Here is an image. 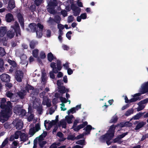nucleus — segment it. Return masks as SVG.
<instances>
[{
	"mask_svg": "<svg viewBox=\"0 0 148 148\" xmlns=\"http://www.w3.org/2000/svg\"><path fill=\"white\" fill-rule=\"evenodd\" d=\"M62 62L59 60H57L56 63L54 62H51L50 66L52 69V71L49 72V76L50 78L53 79H55V76L54 73L56 74L58 71H60L62 66Z\"/></svg>",
	"mask_w": 148,
	"mask_h": 148,
	"instance_id": "nucleus-1",
	"label": "nucleus"
},
{
	"mask_svg": "<svg viewBox=\"0 0 148 148\" xmlns=\"http://www.w3.org/2000/svg\"><path fill=\"white\" fill-rule=\"evenodd\" d=\"M11 27L13 29L10 30L7 32V35L8 37L11 38H13L16 33V36H18L21 35V31L18 23L16 22L14 25L12 26Z\"/></svg>",
	"mask_w": 148,
	"mask_h": 148,
	"instance_id": "nucleus-2",
	"label": "nucleus"
},
{
	"mask_svg": "<svg viewBox=\"0 0 148 148\" xmlns=\"http://www.w3.org/2000/svg\"><path fill=\"white\" fill-rule=\"evenodd\" d=\"M6 102V99L5 98H2L0 102V108L2 109L1 111L9 114L10 111V107L11 105V103L9 101H8L6 105L5 103Z\"/></svg>",
	"mask_w": 148,
	"mask_h": 148,
	"instance_id": "nucleus-3",
	"label": "nucleus"
},
{
	"mask_svg": "<svg viewBox=\"0 0 148 148\" xmlns=\"http://www.w3.org/2000/svg\"><path fill=\"white\" fill-rule=\"evenodd\" d=\"M8 62L11 65L10 69L9 70V71L12 73L13 72H15L18 69L17 64L15 61L14 60H12L9 59L8 60Z\"/></svg>",
	"mask_w": 148,
	"mask_h": 148,
	"instance_id": "nucleus-4",
	"label": "nucleus"
},
{
	"mask_svg": "<svg viewBox=\"0 0 148 148\" xmlns=\"http://www.w3.org/2000/svg\"><path fill=\"white\" fill-rule=\"evenodd\" d=\"M15 78L16 80L18 82L22 81V79L23 77L24 73L22 71L17 70L15 71Z\"/></svg>",
	"mask_w": 148,
	"mask_h": 148,
	"instance_id": "nucleus-5",
	"label": "nucleus"
},
{
	"mask_svg": "<svg viewBox=\"0 0 148 148\" xmlns=\"http://www.w3.org/2000/svg\"><path fill=\"white\" fill-rule=\"evenodd\" d=\"M71 9L73 11L74 16H76L79 14L81 10V8L77 7L75 4L73 3V2L71 4Z\"/></svg>",
	"mask_w": 148,
	"mask_h": 148,
	"instance_id": "nucleus-6",
	"label": "nucleus"
},
{
	"mask_svg": "<svg viewBox=\"0 0 148 148\" xmlns=\"http://www.w3.org/2000/svg\"><path fill=\"white\" fill-rule=\"evenodd\" d=\"M23 15V14H22L21 13L19 12L17 14V17L21 28L23 30H24V20Z\"/></svg>",
	"mask_w": 148,
	"mask_h": 148,
	"instance_id": "nucleus-7",
	"label": "nucleus"
},
{
	"mask_svg": "<svg viewBox=\"0 0 148 148\" xmlns=\"http://www.w3.org/2000/svg\"><path fill=\"white\" fill-rule=\"evenodd\" d=\"M1 80L4 82L8 83L10 81V77L8 74L4 73L0 76Z\"/></svg>",
	"mask_w": 148,
	"mask_h": 148,
	"instance_id": "nucleus-8",
	"label": "nucleus"
},
{
	"mask_svg": "<svg viewBox=\"0 0 148 148\" xmlns=\"http://www.w3.org/2000/svg\"><path fill=\"white\" fill-rule=\"evenodd\" d=\"M118 126V125H115L113 124L111 125L107 133L110 135L112 137H114L115 133V130L116 127Z\"/></svg>",
	"mask_w": 148,
	"mask_h": 148,
	"instance_id": "nucleus-9",
	"label": "nucleus"
},
{
	"mask_svg": "<svg viewBox=\"0 0 148 148\" xmlns=\"http://www.w3.org/2000/svg\"><path fill=\"white\" fill-rule=\"evenodd\" d=\"M8 114L3 112V111H1L0 112V122L4 123L6 121L5 119L8 118Z\"/></svg>",
	"mask_w": 148,
	"mask_h": 148,
	"instance_id": "nucleus-10",
	"label": "nucleus"
},
{
	"mask_svg": "<svg viewBox=\"0 0 148 148\" xmlns=\"http://www.w3.org/2000/svg\"><path fill=\"white\" fill-rule=\"evenodd\" d=\"M148 92V82L144 84L142 87L140 91L142 94H144Z\"/></svg>",
	"mask_w": 148,
	"mask_h": 148,
	"instance_id": "nucleus-11",
	"label": "nucleus"
},
{
	"mask_svg": "<svg viewBox=\"0 0 148 148\" xmlns=\"http://www.w3.org/2000/svg\"><path fill=\"white\" fill-rule=\"evenodd\" d=\"M5 20L7 22L9 23L14 21V19L13 15L11 13H8L7 14L5 15Z\"/></svg>",
	"mask_w": 148,
	"mask_h": 148,
	"instance_id": "nucleus-12",
	"label": "nucleus"
},
{
	"mask_svg": "<svg viewBox=\"0 0 148 148\" xmlns=\"http://www.w3.org/2000/svg\"><path fill=\"white\" fill-rule=\"evenodd\" d=\"M8 8L12 10L15 7V1L14 0H10L9 1L8 5Z\"/></svg>",
	"mask_w": 148,
	"mask_h": 148,
	"instance_id": "nucleus-13",
	"label": "nucleus"
},
{
	"mask_svg": "<svg viewBox=\"0 0 148 148\" xmlns=\"http://www.w3.org/2000/svg\"><path fill=\"white\" fill-rule=\"evenodd\" d=\"M111 136L108 133L101 136L100 138V140L102 142H105Z\"/></svg>",
	"mask_w": 148,
	"mask_h": 148,
	"instance_id": "nucleus-14",
	"label": "nucleus"
},
{
	"mask_svg": "<svg viewBox=\"0 0 148 148\" xmlns=\"http://www.w3.org/2000/svg\"><path fill=\"white\" fill-rule=\"evenodd\" d=\"M6 27H0V36L3 37L7 33Z\"/></svg>",
	"mask_w": 148,
	"mask_h": 148,
	"instance_id": "nucleus-15",
	"label": "nucleus"
},
{
	"mask_svg": "<svg viewBox=\"0 0 148 148\" xmlns=\"http://www.w3.org/2000/svg\"><path fill=\"white\" fill-rule=\"evenodd\" d=\"M20 138L21 141L23 142H25L28 140V135H26L25 133H22L21 131Z\"/></svg>",
	"mask_w": 148,
	"mask_h": 148,
	"instance_id": "nucleus-16",
	"label": "nucleus"
},
{
	"mask_svg": "<svg viewBox=\"0 0 148 148\" xmlns=\"http://www.w3.org/2000/svg\"><path fill=\"white\" fill-rule=\"evenodd\" d=\"M125 102L126 103H128L135 102L138 100V99H139V98H131L129 100L128 99L127 97L126 96L125 97Z\"/></svg>",
	"mask_w": 148,
	"mask_h": 148,
	"instance_id": "nucleus-17",
	"label": "nucleus"
},
{
	"mask_svg": "<svg viewBox=\"0 0 148 148\" xmlns=\"http://www.w3.org/2000/svg\"><path fill=\"white\" fill-rule=\"evenodd\" d=\"M31 31L32 32H35L37 29L36 24L35 23H32L29 24V26Z\"/></svg>",
	"mask_w": 148,
	"mask_h": 148,
	"instance_id": "nucleus-18",
	"label": "nucleus"
},
{
	"mask_svg": "<svg viewBox=\"0 0 148 148\" xmlns=\"http://www.w3.org/2000/svg\"><path fill=\"white\" fill-rule=\"evenodd\" d=\"M58 89L60 93L64 94L65 92H69V89L66 88L64 86H62L58 88Z\"/></svg>",
	"mask_w": 148,
	"mask_h": 148,
	"instance_id": "nucleus-19",
	"label": "nucleus"
},
{
	"mask_svg": "<svg viewBox=\"0 0 148 148\" xmlns=\"http://www.w3.org/2000/svg\"><path fill=\"white\" fill-rule=\"evenodd\" d=\"M146 124V122L141 121V122H139L136 126L135 128V130H139L143 127Z\"/></svg>",
	"mask_w": 148,
	"mask_h": 148,
	"instance_id": "nucleus-20",
	"label": "nucleus"
},
{
	"mask_svg": "<svg viewBox=\"0 0 148 148\" xmlns=\"http://www.w3.org/2000/svg\"><path fill=\"white\" fill-rule=\"evenodd\" d=\"M16 110L20 111V113L21 114L23 115H25L26 113V111L25 110L22 109L20 107V105H17L16 107H15Z\"/></svg>",
	"mask_w": 148,
	"mask_h": 148,
	"instance_id": "nucleus-21",
	"label": "nucleus"
},
{
	"mask_svg": "<svg viewBox=\"0 0 148 148\" xmlns=\"http://www.w3.org/2000/svg\"><path fill=\"white\" fill-rule=\"evenodd\" d=\"M38 44V42L37 41L34 40H32L29 43L30 47L31 49H34Z\"/></svg>",
	"mask_w": 148,
	"mask_h": 148,
	"instance_id": "nucleus-22",
	"label": "nucleus"
},
{
	"mask_svg": "<svg viewBox=\"0 0 148 148\" xmlns=\"http://www.w3.org/2000/svg\"><path fill=\"white\" fill-rule=\"evenodd\" d=\"M55 8L54 7H51L48 6L47 8V11L51 14H56V11L55 10Z\"/></svg>",
	"mask_w": 148,
	"mask_h": 148,
	"instance_id": "nucleus-23",
	"label": "nucleus"
},
{
	"mask_svg": "<svg viewBox=\"0 0 148 148\" xmlns=\"http://www.w3.org/2000/svg\"><path fill=\"white\" fill-rule=\"evenodd\" d=\"M145 112H139L136 115L133 117V119L134 120L139 119L140 117L142 116Z\"/></svg>",
	"mask_w": 148,
	"mask_h": 148,
	"instance_id": "nucleus-24",
	"label": "nucleus"
},
{
	"mask_svg": "<svg viewBox=\"0 0 148 148\" xmlns=\"http://www.w3.org/2000/svg\"><path fill=\"white\" fill-rule=\"evenodd\" d=\"M58 3L56 0H53V1L50 2L48 4V6L53 7L55 8V7L57 5Z\"/></svg>",
	"mask_w": 148,
	"mask_h": 148,
	"instance_id": "nucleus-25",
	"label": "nucleus"
},
{
	"mask_svg": "<svg viewBox=\"0 0 148 148\" xmlns=\"http://www.w3.org/2000/svg\"><path fill=\"white\" fill-rule=\"evenodd\" d=\"M54 56L51 52L48 53L47 55V60L50 62H52V61L53 60Z\"/></svg>",
	"mask_w": 148,
	"mask_h": 148,
	"instance_id": "nucleus-26",
	"label": "nucleus"
},
{
	"mask_svg": "<svg viewBox=\"0 0 148 148\" xmlns=\"http://www.w3.org/2000/svg\"><path fill=\"white\" fill-rule=\"evenodd\" d=\"M86 127L84 129V130H85L87 134H89L91 130L92 129V126L90 125H87Z\"/></svg>",
	"mask_w": 148,
	"mask_h": 148,
	"instance_id": "nucleus-27",
	"label": "nucleus"
},
{
	"mask_svg": "<svg viewBox=\"0 0 148 148\" xmlns=\"http://www.w3.org/2000/svg\"><path fill=\"white\" fill-rule=\"evenodd\" d=\"M43 30L37 29L35 32H36V36L38 38H41L42 35V32Z\"/></svg>",
	"mask_w": 148,
	"mask_h": 148,
	"instance_id": "nucleus-28",
	"label": "nucleus"
},
{
	"mask_svg": "<svg viewBox=\"0 0 148 148\" xmlns=\"http://www.w3.org/2000/svg\"><path fill=\"white\" fill-rule=\"evenodd\" d=\"M23 124L20 122H18L16 125V128L18 130H21L23 127Z\"/></svg>",
	"mask_w": 148,
	"mask_h": 148,
	"instance_id": "nucleus-29",
	"label": "nucleus"
},
{
	"mask_svg": "<svg viewBox=\"0 0 148 148\" xmlns=\"http://www.w3.org/2000/svg\"><path fill=\"white\" fill-rule=\"evenodd\" d=\"M57 123L54 120H52L49 123L47 130H49L53 125H55Z\"/></svg>",
	"mask_w": 148,
	"mask_h": 148,
	"instance_id": "nucleus-30",
	"label": "nucleus"
},
{
	"mask_svg": "<svg viewBox=\"0 0 148 148\" xmlns=\"http://www.w3.org/2000/svg\"><path fill=\"white\" fill-rule=\"evenodd\" d=\"M134 112V110L132 108L128 110L125 113V115L126 116H128L132 114Z\"/></svg>",
	"mask_w": 148,
	"mask_h": 148,
	"instance_id": "nucleus-31",
	"label": "nucleus"
},
{
	"mask_svg": "<svg viewBox=\"0 0 148 148\" xmlns=\"http://www.w3.org/2000/svg\"><path fill=\"white\" fill-rule=\"evenodd\" d=\"M47 22L49 25H53L55 23L54 19L50 17L49 18V20L47 21Z\"/></svg>",
	"mask_w": 148,
	"mask_h": 148,
	"instance_id": "nucleus-32",
	"label": "nucleus"
},
{
	"mask_svg": "<svg viewBox=\"0 0 148 148\" xmlns=\"http://www.w3.org/2000/svg\"><path fill=\"white\" fill-rule=\"evenodd\" d=\"M36 132L35 130V128L34 127H31L29 130V134L31 135V136H33L35 133Z\"/></svg>",
	"mask_w": 148,
	"mask_h": 148,
	"instance_id": "nucleus-33",
	"label": "nucleus"
},
{
	"mask_svg": "<svg viewBox=\"0 0 148 148\" xmlns=\"http://www.w3.org/2000/svg\"><path fill=\"white\" fill-rule=\"evenodd\" d=\"M25 89L27 91V92H29V90H33L34 88L33 86H31L30 85L28 84L25 87Z\"/></svg>",
	"mask_w": 148,
	"mask_h": 148,
	"instance_id": "nucleus-34",
	"label": "nucleus"
},
{
	"mask_svg": "<svg viewBox=\"0 0 148 148\" xmlns=\"http://www.w3.org/2000/svg\"><path fill=\"white\" fill-rule=\"evenodd\" d=\"M4 63L3 60L1 58H0V71H1L4 70Z\"/></svg>",
	"mask_w": 148,
	"mask_h": 148,
	"instance_id": "nucleus-35",
	"label": "nucleus"
},
{
	"mask_svg": "<svg viewBox=\"0 0 148 148\" xmlns=\"http://www.w3.org/2000/svg\"><path fill=\"white\" fill-rule=\"evenodd\" d=\"M61 18L58 15H56L55 16V22L57 24H59Z\"/></svg>",
	"mask_w": 148,
	"mask_h": 148,
	"instance_id": "nucleus-36",
	"label": "nucleus"
},
{
	"mask_svg": "<svg viewBox=\"0 0 148 148\" xmlns=\"http://www.w3.org/2000/svg\"><path fill=\"white\" fill-rule=\"evenodd\" d=\"M21 131H17L14 133V138L17 139L19 138V136L21 135Z\"/></svg>",
	"mask_w": 148,
	"mask_h": 148,
	"instance_id": "nucleus-37",
	"label": "nucleus"
},
{
	"mask_svg": "<svg viewBox=\"0 0 148 148\" xmlns=\"http://www.w3.org/2000/svg\"><path fill=\"white\" fill-rule=\"evenodd\" d=\"M60 124L62 125V128H65L66 127V123L64 120H61L60 121Z\"/></svg>",
	"mask_w": 148,
	"mask_h": 148,
	"instance_id": "nucleus-38",
	"label": "nucleus"
},
{
	"mask_svg": "<svg viewBox=\"0 0 148 148\" xmlns=\"http://www.w3.org/2000/svg\"><path fill=\"white\" fill-rule=\"evenodd\" d=\"M38 49H35L32 51V54L33 56L37 58L38 56Z\"/></svg>",
	"mask_w": 148,
	"mask_h": 148,
	"instance_id": "nucleus-39",
	"label": "nucleus"
},
{
	"mask_svg": "<svg viewBox=\"0 0 148 148\" xmlns=\"http://www.w3.org/2000/svg\"><path fill=\"white\" fill-rule=\"evenodd\" d=\"M29 10L31 12L34 13L36 10V6L34 4L32 5L30 7Z\"/></svg>",
	"mask_w": 148,
	"mask_h": 148,
	"instance_id": "nucleus-40",
	"label": "nucleus"
},
{
	"mask_svg": "<svg viewBox=\"0 0 148 148\" xmlns=\"http://www.w3.org/2000/svg\"><path fill=\"white\" fill-rule=\"evenodd\" d=\"M67 139L68 140H71L72 141L76 139V137L74 135H69L67 138Z\"/></svg>",
	"mask_w": 148,
	"mask_h": 148,
	"instance_id": "nucleus-41",
	"label": "nucleus"
},
{
	"mask_svg": "<svg viewBox=\"0 0 148 148\" xmlns=\"http://www.w3.org/2000/svg\"><path fill=\"white\" fill-rule=\"evenodd\" d=\"M43 0H35L34 3L37 6H39L42 3Z\"/></svg>",
	"mask_w": 148,
	"mask_h": 148,
	"instance_id": "nucleus-42",
	"label": "nucleus"
},
{
	"mask_svg": "<svg viewBox=\"0 0 148 148\" xmlns=\"http://www.w3.org/2000/svg\"><path fill=\"white\" fill-rule=\"evenodd\" d=\"M5 52L4 49L2 47H0V55L1 56H3L5 55Z\"/></svg>",
	"mask_w": 148,
	"mask_h": 148,
	"instance_id": "nucleus-43",
	"label": "nucleus"
},
{
	"mask_svg": "<svg viewBox=\"0 0 148 148\" xmlns=\"http://www.w3.org/2000/svg\"><path fill=\"white\" fill-rule=\"evenodd\" d=\"M17 94L21 99H23L24 98V95L23 92L19 91L17 93Z\"/></svg>",
	"mask_w": 148,
	"mask_h": 148,
	"instance_id": "nucleus-44",
	"label": "nucleus"
},
{
	"mask_svg": "<svg viewBox=\"0 0 148 148\" xmlns=\"http://www.w3.org/2000/svg\"><path fill=\"white\" fill-rule=\"evenodd\" d=\"M37 29L39 30H43L44 26L43 25L41 24L40 23H38L37 24Z\"/></svg>",
	"mask_w": 148,
	"mask_h": 148,
	"instance_id": "nucleus-45",
	"label": "nucleus"
},
{
	"mask_svg": "<svg viewBox=\"0 0 148 148\" xmlns=\"http://www.w3.org/2000/svg\"><path fill=\"white\" fill-rule=\"evenodd\" d=\"M148 103V98H146L143 100L140 101L138 104H139L140 105Z\"/></svg>",
	"mask_w": 148,
	"mask_h": 148,
	"instance_id": "nucleus-46",
	"label": "nucleus"
},
{
	"mask_svg": "<svg viewBox=\"0 0 148 148\" xmlns=\"http://www.w3.org/2000/svg\"><path fill=\"white\" fill-rule=\"evenodd\" d=\"M40 56L41 59H45L46 57L45 52L43 51H41L40 54Z\"/></svg>",
	"mask_w": 148,
	"mask_h": 148,
	"instance_id": "nucleus-47",
	"label": "nucleus"
},
{
	"mask_svg": "<svg viewBox=\"0 0 148 148\" xmlns=\"http://www.w3.org/2000/svg\"><path fill=\"white\" fill-rule=\"evenodd\" d=\"M88 124V122L87 121L83 122V123L79 125L80 129H81L83 128Z\"/></svg>",
	"mask_w": 148,
	"mask_h": 148,
	"instance_id": "nucleus-48",
	"label": "nucleus"
},
{
	"mask_svg": "<svg viewBox=\"0 0 148 148\" xmlns=\"http://www.w3.org/2000/svg\"><path fill=\"white\" fill-rule=\"evenodd\" d=\"M114 143H116L118 142L119 144H121L122 142L121 141V138L119 136L118 137L116 138L114 140Z\"/></svg>",
	"mask_w": 148,
	"mask_h": 148,
	"instance_id": "nucleus-49",
	"label": "nucleus"
},
{
	"mask_svg": "<svg viewBox=\"0 0 148 148\" xmlns=\"http://www.w3.org/2000/svg\"><path fill=\"white\" fill-rule=\"evenodd\" d=\"M76 112V110H75V107L72 108L71 109L69 110L68 112L67 113L68 115H69V114L71 113H73Z\"/></svg>",
	"mask_w": 148,
	"mask_h": 148,
	"instance_id": "nucleus-50",
	"label": "nucleus"
},
{
	"mask_svg": "<svg viewBox=\"0 0 148 148\" xmlns=\"http://www.w3.org/2000/svg\"><path fill=\"white\" fill-rule=\"evenodd\" d=\"M40 129V124L37 123L36 124L35 126V130L36 132L38 131Z\"/></svg>",
	"mask_w": 148,
	"mask_h": 148,
	"instance_id": "nucleus-51",
	"label": "nucleus"
},
{
	"mask_svg": "<svg viewBox=\"0 0 148 148\" xmlns=\"http://www.w3.org/2000/svg\"><path fill=\"white\" fill-rule=\"evenodd\" d=\"M118 120L117 117H115L113 118L110 121V123H115Z\"/></svg>",
	"mask_w": 148,
	"mask_h": 148,
	"instance_id": "nucleus-52",
	"label": "nucleus"
},
{
	"mask_svg": "<svg viewBox=\"0 0 148 148\" xmlns=\"http://www.w3.org/2000/svg\"><path fill=\"white\" fill-rule=\"evenodd\" d=\"M138 105V107L137 108V111L138 112L142 110L145 108V106L143 105L139 104Z\"/></svg>",
	"mask_w": 148,
	"mask_h": 148,
	"instance_id": "nucleus-53",
	"label": "nucleus"
},
{
	"mask_svg": "<svg viewBox=\"0 0 148 148\" xmlns=\"http://www.w3.org/2000/svg\"><path fill=\"white\" fill-rule=\"evenodd\" d=\"M72 34V32L71 31L68 32L66 34V37L69 40H70L71 39V34Z\"/></svg>",
	"mask_w": 148,
	"mask_h": 148,
	"instance_id": "nucleus-54",
	"label": "nucleus"
},
{
	"mask_svg": "<svg viewBox=\"0 0 148 148\" xmlns=\"http://www.w3.org/2000/svg\"><path fill=\"white\" fill-rule=\"evenodd\" d=\"M47 143L46 141H42L41 142H40L39 145L41 147H43L45 144Z\"/></svg>",
	"mask_w": 148,
	"mask_h": 148,
	"instance_id": "nucleus-55",
	"label": "nucleus"
},
{
	"mask_svg": "<svg viewBox=\"0 0 148 148\" xmlns=\"http://www.w3.org/2000/svg\"><path fill=\"white\" fill-rule=\"evenodd\" d=\"M74 17L72 15L69 16L68 18V22L70 23L73 21Z\"/></svg>",
	"mask_w": 148,
	"mask_h": 148,
	"instance_id": "nucleus-56",
	"label": "nucleus"
},
{
	"mask_svg": "<svg viewBox=\"0 0 148 148\" xmlns=\"http://www.w3.org/2000/svg\"><path fill=\"white\" fill-rule=\"evenodd\" d=\"M84 141L85 140H80L77 141L76 143L77 144L82 145H83Z\"/></svg>",
	"mask_w": 148,
	"mask_h": 148,
	"instance_id": "nucleus-57",
	"label": "nucleus"
},
{
	"mask_svg": "<svg viewBox=\"0 0 148 148\" xmlns=\"http://www.w3.org/2000/svg\"><path fill=\"white\" fill-rule=\"evenodd\" d=\"M60 99L61 101L62 102V103H66L67 101V100L65 97H60Z\"/></svg>",
	"mask_w": 148,
	"mask_h": 148,
	"instance_id": "nucleus-58",
	"label": "nucleus"
},
{
	"mask_svg": "<svg viewBox=\"0 0 148 148\" xmlns=\"http://www.w3.org/2000/svg\"><path fill=\"white\" fill-rule=\"evenodd\" d=\"M61 13L63 15V16L65 17L67 16V13L66 11L65 10H61Z\"/></svg>",
	"mask_w": 148,
	"mask_h": 148,
	"instance_id": "nucleus-59",
	"label": "nucleus"
},
{
	"mask_svg": "<svg viewBox=\"0 0 148 148\" xmlns=\"http://www.w3.org/2000/svg\"><path fill=\"white\" fill-rule=\"evenodd\" d=\"M66 119L68 123L71 124L72 123V119L70 118L68 116H67L66 117Z\"/></svg>",
	"mask_w": 148,
	"mask_h": 148,
	"instance_id": "nucleus-60",
	"label": "nucleus"
},
{
	"mask_svg": "<svg viewBox=\"0 0 148 148\" xmlns=\"http://www.w3.org/2000/svg\"><path fill=\"white\" fill-rule=\"evenodd\" d=\"M79 122V120L76 119L74 121L73 125L72 127V128L73 129V128L76 127L77 126V124Z\"/></svg>",
	"mask_w": 148,
	"mask_h": 148,
	"instance_id": "nucleus-61",
	"label": "nucleus"
},
{
	"mask_svg": "<svg viewBox=\"0 0 148 148\" xmlns=\"http://www.w3.org/2000/svg\"><path fill=\"white\" fill-rule=\"evenodd\" d=\"M8 141L7 140L5 139L2 143L1 148H3V147H5V145L8 143Z\"/></svg>",
	"mask_w": 148,
	"mask_h": 148,
	"instance_id": "nucleus-62",
	"label": "nucleus"
},
{
	"mask_svg": "<svg viewBox=\"0 0 148 148\" xmlns=\"http://www.w3.org/2000/svg\"><path fill=\"white\" fill-rule=\"evenodd\" d=\"M57 84L59 87L62 86V85L63 84L62 80H58Z\"/></svg>",
	"mask_w": 148,
	"mask_h": 148,
	"instance_id": "nucleus-63",
	"label": "nucleus"
},
{
	"mask_svg": "<svg viewBox=\"0 0 148 148\" xmlns=\"http://www.w3.org/2000/svg\"><path fill=\"white\" fill-rule=\"evenodd\" d=\"M58 27L59 29V30H62L64 28L63 25L61 24H58Z\"/></svg>",
	"mask_w": 148,
	"mask_h": 148,
	"instance_id": "nucleus-64",
	"label": "nucleus"
}]
</instances>
